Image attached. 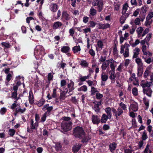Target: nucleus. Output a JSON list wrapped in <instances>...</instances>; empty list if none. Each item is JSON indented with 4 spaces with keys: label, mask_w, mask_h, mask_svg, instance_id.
Returning a JSON list of instances; mask_svg holds the SVG:
<instances>
[{
    "label": "nucleus",
    "mask_w": 153,
    "mask_h": 153,
    "mask_svg": "<svg viewBox=\"0 0 153 153\" xmlns=\"http://www.w3.org/2000/svg\"><path fill=\"white\" fill-rule=\"evenodd\" d=\"M45 49L43 46L38 45L36 46L34 51V55L36 59H41L45 54Z\"/></svg>",
    "instance_id": "obj_1"
},
{
    "label": "nucleus",
    "mask_w": 153,
    "mask_h": 153,
    "mask_svg": "<svg viewBox=\"0 0 153 153\" xmlns=\"http://www.w3.org/2000/svg\"><path fill=\"white\" fill-rule=\"evenodd\" d=\"M74 134L76 137L81 139L85 136V132L82 127L77 126L74 130Z\"/></svg>",
    "instance_id": "obj_2"
},
{
    "label": "nucleus",
    "mask_w": 153,
    "mask_h": 153,
    "mask_svg": "<svg viewBox=\"0 0 153 153\" xmlns=\"http://www.w3.org/2000/svg\"><path fill=\"white\" fill-rule=\"evenodd\" d=\"M129 45L127 43H126L124 45H122L120 47V52L121 53H123L124 57L126 58L129 56Z\"/></svg>",
    "instance_id": "obj_3"
},
{
    "label": "nucleus",
    "mask_w": 153,
    "mask_h": 153,
    "mask_svg": "<svg viewBox=\"0 0 153 153\" xmlns=\"http://www.w3.org/2000/svg\"><path fill=\"white\" fill-rule=\"evenodd\" d=\"M136 63L137 65V75L140 76L143 72V63L141 58L139 57L136 58L135 60Z\"/></svg>",
    "instance_id": "obj_4"
},
{
    "label": "nucleus",
    "mask_w": 153,
    "mask_h": 153,
    "mask_svg": "<svg viewBox=\"0 0 153 153\" xmlns=\"http://www.w3.org/2000/svg\"><path fill=\"white\" fill-rule=\"evenodd\" d=\"M74 89V82L71 80L70 82L68 84L67 88H65L64 90L68 93V96H71L72 94Z\"/></svg>",
    "instance_id": "obj_5"
},
{
    "label": "nucleus",
    "mask_w": 153,
    "mask_h": 153,
    "mask_svg": "<svg viewBox=\"0 0 153 153\" xmlns=\"http://www.w3.org/2000/svg\"><path fill=\"white\" fill-rule=\"evenodd\" d=\"M72 123L62 122L61 123V131L63 132H65L70 130L72 128Z\"/></svg>",
    "instance_id": "obj_6"
},
{
    "label": "nucleus",
    "mask_w": 153,
    "mask_h": 153,
    "mask_svg": "<svg viewBox=\"0 0 153 153\" xmlns=\"http://www.w3.org/2000/svg\"><path fill=\"white\" fill-rule=\"evenodd\" d=\"M112 111L114 114L115 116L116 117V119L118 120L119 117L121 116L123 113V111L122 109H121L120 108H118L117 110L114 108H112Z\"/></svg>",
    "instance_id": "obj_7"
},
{
    "label": "nucleus",
    "mask_w": 153,
    "mask_h": 153,
    "mask_svg": "<svg viewBox=\"0 0 153 153\" xmlns=\"http://www.w3.org/2000/svg\"><path fill=\"white\" fill-rule=\"evenodd\" d=\"M30 128H27V131L29 133H31L32 131V129H36L38 126V123L35 122L34 123V120L31 119L30 122Z\"/></svg>",
    "instance_id": "obj_8"
},
{
    "label": "nucleus",
    "mask_w": 153,
    "mask_h": 153,
    "mask_svg": "<svg viewBox=\"0 0 153 153\" xmlns=\"http://www.w3.org/2000/svg\"><path fill=\"white\" fill-rule=\"evenodd\" d=\"M128 7V5L126 3L124 4L123 7L122 11V14L126 17H128L130 14V13L128 12L126 13Z\"/></svg>",
    "instance_id": "obj_9"
},
{
    "label": "nucleus",
    "mask_w": 153,
    "mask_h": 153,
    "mask_svg": "<svg viewBox=\"0 0 153 153\" xmlns=\"http://www.w3.org/2000/svg\"><path fill=\"white\" fill-rule=\"evenodd\" d=\"M147 47L146 45H143L141 47V50L142 51L143 54L145 56L148 55L149 56H152V53L149 51H147Z\"/></svg>",
    "instance_id": "obj_10"
},
{
    "label": "nucleus",
    "mask_w": 153,
    "mask_h": 153,
    "mask_svg": "<svg viewBox=\"0 0 153 153\" xmlns=\"http://www.w3.org/2000/svg\"><path fill=\"white\" fill-rule=\"evenodd\" d=\"M91 120L92 123L94 124L98 125L100 122V119L97 115H93Z\"/></svg>",
    "instance_id": "obj_11"
},
{
    "label": "nucleus",
    "mask_w": 153,
    "mask_h": 153,
    "mask_svg": "<svg viewBox=\"0 0 153 153\" xmlns=\"http://www.w3.org/2000/svg\"><path fill=\"white\" fill-rule=\"evenodd\" d=\"M108 60V64L110 65V68L112 71H114L116 65H115L116 62L113 59Z\"/></svg>",
    "instance_id": "obj_12"
},
{
    "label": "nucleus",
    "mask_w": 153,
    "mask_h": 153,
    "mask_svg": "<svg viewBox=\"0 0 153 153\" xmlns=\"http://www.w3.org/2000/svg\"><path fill=\"white\" fill-rule=\"evenodd\" d=\"M130 108L134 111H136L138 110V105L137 102H134L130 105Z\"/></svg>",
    "instance_id": "obj_13"
},
{
    "label": "nucleus",
    "mask_w": 153,
    "mask_h": 153,
    "mask_svg": "<svg viewBox=\"0 0 153 153\" xmlns=\"http://www.w3.org/2000/svg\"><path fill=\"white\" fill-rule=\"evenodd\" d=\"M143 91L144 94H146L149 97H151L152 91L150 88H143Z\"/></svg>",
    "instance_id": "obj_14"
},
{
    "label": "nucleus",
    "mask_w": 153,
    "mask_h": 153,
    "mask_svg": "<svg viewBox=\"0 0 153 153\" xmlns=\"http://www.w3.org/2000/svg\"><path fill=\"white\" fill-rule=\"evenodd\" d=\"M94 109L95 111L97 112L98 113L99 112L100 109L99 107V105L101 104L100 101L99 102L97 101H95L94 102Z\"/></svg>",
    "instance_id": "obj_15"
},
{
    "label": "nucleus",
    "mask_w": 153,
    "mask_h": 153,
    "mask_svg": "<svg viewBox=\"0 0 153 153\" xmlns=\"http://www.w3.org/2000/svg\"><path fill=\"white\" fill-rule=\"evenodd\" d=\"M82 144L80 143H76L72 148L73 152L74 153L77 152L80 149Z\"/></svg>",
    "instance_id": "obj_16"
},
{
    "label": "nucleus",
    "mask_w": 153,
    "mask_h": 153,
    "mask_svg": "<svg viewBox=\"0 0 153 153\" xmlns=\"http://www.w3.org/2000/svg\"><path fill=\"white\" fill-rule=\"evenodd\" d=\"M110 27V25L109 24H102L100 23L99 24V28L102 29H106Z\"/></svg>",
    "instance_id": "obj_17"
},
{
    "label": "nucleus",
    "mask_w": 153,
    "mask_h": 153,
    "mask_svg": "<svg viewBox=\"0 0 153 153\" xmlns=\"http://www.w3.org/2000/svg\"><path fill=\"white\" fill-rule=\"evenodd\" d=\"M140 49L137 47L136 48L133 50L134 54L133 56V58H137L139 54Z\"/></svg>",
    "instance_id": "obj_18"
},
{
    "label": "nucleus",
    "mask_w": 153,
    "mask_h": 153,
    "mask_svg": "<svg viewBox=\"0 0 153 153\" xmlns=\"http://www.w3.org/2000/svg\"><path fill=\"white\" fill-rule=\"evenodd\" d=\"M29 102L31 104H32L33 103L34 97L33 94V93L32 91H30L29 92V95L28 96Z\"/></svg>",
    "instance_id": "obj_19"
},
{
    "label": "nucleus",
    "mask_w": 153,
    "mask_h": 153,
    "mask_svg": "<svg viewBox=\"0 0 153 153\" xmlns=\"http://www.w3.org/2000/svg\"><path fill=\"white\" fill-rule=\"evenodd\" d=\"M143 30V29L141 27H140L137 28L136 32L137 34V37L138 38L141 37Z\"/></svg>",
    "instance_id": "obj_20"
},
{
    "label": "nucleus",
    "mask_w": 153,
    "mask_h": 153,
    "mask_svg": "<svg viewBox=\"0 0 153 153\" xmlns=\"http://www.w3.org/2000/svg\"><path fill=\"white\" fill-rule=\"evenodd\" d=\"M58 9V6L56 4L53 3L51 4L50 9L52 12H56Z\"/></svg>",
    "instance_id": "obj_21"
},
{
    "label": "nucleus",
    "mask_w": 153,
    "mask_h": 153,
    "mask_svg": "<svg viewBox=\"0 0 153 153\" xmlns=\"http://www.w3.org/2000/svg\"><path fill=\"white\" fill-rule=\"evenodd\" d=\"M62 25V24L61 22L59 21L53 23L52 26V27L53 29H56Z\"/></svg>",
    "instance_id": "obj_22"
},
{
    "label": "nucleus",
    "mask_w": 153,
    "mask_h": 153,
    "mask_svg": "<svg viewBox=\"0 0 153 153\" xmlns=\"http://www.w3.org/2000/svg\"><path fill=\"white\" fill-rule=\"evenodd\" d=\"M108 119H110L108 116H107L105 114H103L101 117L100 121L102 123H105Z\"/></svg>",
    "instance_id": "obj_23"
},
{
    "label": "nucleus",
    "mask_w": 153,
    "mask_h": 153,
    "mask_svg": "<svg viewBox=\"0 0 153 153\" xmlns=\"http://www.w3.org/2000/svg\"><path fill=\"white\" fill-rule=\"evenodd\" d=\"M142 58L146 63L148 64H150L152 61H153V58H151L150 57L147 58L145 56H142Z\"/></svg>",
    "instance_id": "obj_24"
},
{
    "label": "nucleus",
    "mask_w": 153,
    "mask_h": 153,
    "mask_svg": "<svg viewBox=\"0 0 153 153\" xmlns=\"http://www.w3.org/2000/svg\"><path fill=\"white\" fill-rule=\"evenodd\" d=\"M108 65V60H107L102 63L101 66V68L102 70L104 71H105Z\"/></svg>",
    "instance_id": "obj_25"
},
{
    "label": "nucleus",
    "mask_w": 153,
    "mask_h": 153,
    "mask_svg": "<svg viewBox=\"0 0 153 153\" xmlns=\"http://www.w3.org/2000/svg\"><path fill=\"white\" fill-rule=\"evenodd\" d=\"M97 11L96 10L94 9L93 7H91L90 10H89V13L90 15H89V16H94L95 15L97 14Z\"/></svg>",
    "instance_id": "obj_26"
},
{
    "label": "nucleus",
    "mask_w": 153,
    "mask_h": 153,
    "mask_svg": "<svg viewBox=\"0 0 153 153\" xmlns=\"http://www.w3.org/2000/svg\"><path fill=\"white\" fill-rule=\"evenodd\" d=\"M70 50L69 47L67 46H63L61 49V51L64 53H68Z\"/></svg>",
    "instance_id": "obj_27"
},
{
    "label": "nucleus",
    "mask_w": 153,
    "mask_h": 153,
    "mask_svg": "<svg viewBox=\"0 0 153 153\" xmlns=\"http://www.w3.org/2000/svg\"><path fill=\"white\" fill-rule=\"evenodd\" d=\"M68 94L64 90L60 94L59 98L60 100H64L66 98V94Z\"/></svg>",
    "instance_id": "obj_28"
},
{
    "label": "nucleus",
    "mask_w": 153,
    "mask_h": 153,
    "mask_svg": "<svg viewBox=\"0 0 153 153\" xmlns=\"http://www.w3.org/2000/svg\"><path fill=\"white\" fill-rule=\"evenodd\" d=\"M62 16L66 20H69L71 18L69 15L65 12L62 13Z\"/></svg>",
    "instance_id": "obj_29"
},
{
    "label": "nucleus",
    "mask_w": 153,
    "mask_h": 153,
    "mask_svg": "<svg viewBox=\"0 0 153 153\" xmlns=\"http://www.w3.org/2000/svg\"><path fill=\"white\" fill-rule=\"evenodd\" d=\"M105 111L107 114V115L108 116L110 119H111L112 117L111 108L109 107L106 108L105 109Z\"/></svg>",
    "instance_id": "obj_30"
},
{
    "label": "nucleus",
    "mask_w": 153,
    "mask_h": 153,
    "mask_svg": "<svg viewBox=\"0 0 153 153\" xmlns=\"http://www.w3.org/2000/svg\"><path fill=\"white\" fill-rule=\"evenodd\" d=\"M101 79L102 81L106 82L108 79V76L105 72H103L101 75Z\"/></svg>",
    "instance_id": "obj_31"
},
{
    "label": "nucleus",
    "mask_w": 153,
    "mask_h": 153,
    "mask_svg": "<svg viewBox=\"0 0 153 153\" xmlns=\"http://www.w3.org/2000/svg\"><path fill=\"white\" fill-rule=\"evenodd\" d=\"M117 144L115 143L110 144L109 146V149L111 152L115 150L116 148Z\"/></svg>",
    "instance_id": "obj_32"
},
{
    "label": "nucleus",
    "mask_w": 153,
    "mask_h": 153,
    "mask_svg": "<svg viewBox=\"0 0 153 153\" xmlns=\"http://www.w3.org/2000/svg\"><path fill=\"white\" fill-rule=\"evenodd\" d=\"M81 50L80 47L79 45L75 46L72 48V51L74 53H77Z\"/></svg>",
    "instance_id": "obj_33"
},
{
    "label": "nucleus",
    "mask_w": 153,
    "mask_h": 153,
    "mask_svg": "<svg viewBox=\"0 0 153 153\" xmlns=\"http://www.w3.org/2000/svg\"><path fill=\"white\" fill-rule=\"evenodd\" d=\"M151 84V82H146L145 83L142 82L141 84V85L143 87V88H146V87H147V88H149Z\"/></svg>",
    "instance_id": "obj_34"
},
{
    "label": "nucleus",
    "mask_w": 153,
    "mask_h": 153,
    "mask_svg": "<svg viewBox=\"0 0 153 153\" xmlns=\"http://www.w3.org/2000/svg\"><path fill=\"white\" fill-rule=\"evenodd\" d=\"M63 121L62 122H65L66 123H72V122L70 121L71 118L70 117H64L62 118Z\"/></svg>",
    "instance_id": "obj_35"
},
{
    "label": "nucleus",
    "mask_w": 153,
    "mask_h": 153,
    "mask_svg": "<svg viewBox=\"0 0 153 153\" xmlns=\"http://www.w3.org/2000/svg\"><path fill=\"white\" fill-rule=\"evenodd\" d=\"M90 76V74H89L87 76H80L79 80L82 82H84L86 80V79H88Z\"/></svg>",
    "instance_id": "obj_36"
},
{
    "label": "nucleus",
    "mask_w": 153,
    "mask_h": 153,
    "mask_svg": "<svg viewBox=\"0 0 153 153\" xmlns=\"http://www.w3.org/2000/svg\"><path fill=\"white\" fill-rule=\"evenodd\" d=\"M80 64L83 68L87 67L88 66V62L84 60H82L81 61Z\"/></svg>",
    "instance_id": "obj_37"
},
{
    "label": "nucleus",
    "mask_w": 153,
    "mask_h": 153,
    "mask_svg": "<svg viewBox=\"0 0 153 153\" xmlns=\"http://www.w3.org/2000/svg\"><path fill=\"white\" fill-rule=\"evenodd\" d=\"M119 108H120L121 109H122L123 110H126L127 109L126 105L123 103V102H120L119 104Z\"/></svg>",
    "instance_id": "obj_38"
},
{
    "label": "nucleus",
    "mask_w": 153,
    "mask_h": 153,
    "mask_svg": "<svg viewBox=\"0 0 153 153\" xmlns=\"http://www.w3.org/2000/svg\"><path fill=\"white\" fill-rule=\"evenodd\" d=\"M25 108H23L22 109L20 107H17L16 109V112L17 113H23L25 112L26 110Z\"/></svg>",
    "instance_id": "obj_39"
},
{
    "label": "nucleus",
    "mask_w": 153,
    "mask_h": 153,
    "mask_svg": "<svg viewBox=\"0 0 153 153\" xmlns=\"http://www.w3.org/2000/svg\"><path fill=\"white\" fill-rule=\"evenodd\" d=\"M143 101L144 104L146 106V109H148L149 106V100L147 99L146 97H144L143 98Z\"/></svg>",
    "instance_id": "obj_40"
},
{
    "label": "nucleus",
    "mask_w": 153,
    "mask_h": 153,
    "mask_svg": "<svg viewBox=\"0 0 153 153\" xmlns=\"http://www.w3.org/2000/svg\"><path fill=\"white\" fill-rule=\"evenodd\" d=\"M87 90V87L85 85H83L78 89V91H83L84 92H86Z\"/></svg>",
    "instance_id": "obj_41"
},
{
    "label": "nucleus",
    "mask_w": 153,
    "mask_h": 153,
    "mask_svg": "<svg viewBox=\"0 0 153 153\" xmlns=\"http://www.w3.org/2000/svg\"><path fill=\"white\" fill-rule=\"evenodd\" d=\"M132 92L134 96H137L138 93V90L137 88L136 87L133 88L132 90Z\"/></svg>",
    "instance_id": "obj_42"
},
{
    "label": "nucleus",
    "mask_w": 153,
    "mask_h": 153,
    "mask_svg": "<svg viewBox=\"0 0 153 153\" xmlns=\"http://www.w3.org/2000/svg\"><path fill=\"white\" fill-rule=\"evenodd\" d=\"M17 92L14 91L12 93L11 97L14 99L16 100V101H17L19 99V97H17Z\"/></svg>",
    "instance_id": "obj_43"
},
{
    "label": "nucleus",
    "mask_w": 153,
    "mask_h": 153,
    "mask_svg": "<svg viewBox=\"0 0 153 153\" xmlns=\"http://www.w3.org/2000/svg\"><path fill=\"white\" fill-rule=\"evenodd\" d=\"M45 102V100L43 99H42L40 100L37 103V105L40 107L42 106Z\"/></svg>",
    "instance_id": "obj_44"
},
{
    "label": "nucleus",
    "mask_w": 153,
    "mask_h": 153,
    "mask_svg": "<svg viewBox=\"0 0 153 153\" xmlns=\"http://www.w3.org/2000/svg\"><path fill=\"white\" fill-rule=\"evenodd\" d=\"M135 74L134 73H133L131 74L130 76V77L129 79V80L131 82L133 81L136 79V77Z\"/></svg>",
    "instance_id": "obj_45"
},
{
    "label": "nucleus",
    "mask_w": 153,
    "mask_h": 153,
    "mask_svg": "<svg viewBox=\"0 0 153 153\" xmlns=\"http://www.w3.org/2000/svg\"><path fill=\"white\" fill-rule=\"evenodd\" d=\"M103 2H102L97 5L98 6L97 9L98 12H100L102 10L103 8Z\"/></svg>",
    "instance_id": "obj_46"
},
{
    "label": "nucleus",
    "mask_w": 153,
    "mask_h": 153,
    "mask_svg": "<svg viewBox=\"0 0 153 153\" xmlns=\"http://www.w3.org/2000/svg\"><path fill=\"white\" fill-rule=\"evenodd\" d=\"M148 138L147 133L145 131H144L142 135L141 138L143 140H145Z\"/></svg>",
    "instance_id": "obj_47"
},
{
    "label": "nucleus",
    "mask_w": 153,
    "mask_h": 153,
    "mask_svg": "<svg viewBox=\"0 0 153 153\" xmlns=\"http://www.w3.org/2000/svg\"><path fill=\"white\" fill-rule=\"evenodd\" d=\"M54 73L53 72H51L48 74V81H50L53 80V75Z\"/></svg>",
    "instance_id": "obj_48"
},
{
    "label": "nucleus",
    "mask_w": 153,
    "mask_h": 153,
    "mask_svg": "<svg viewBox=\"0 0 153 153\" xmlns=\"http://www.w3.org/2000/svg\"><path fill=\"white\" fill-rule=\"evenodd\" d=\"M82 138L83 139L82 140V142L84 143L87 142L88 140L91 139V138L88 136H86L85 135V136L83 138Z\"/></svg>",
    "instance_id": "obj_49"
},
{
    "label": "nucleus",
    "mask_w": 153,
    "mask_h": 153,
    "mask_svg": "<svg viewBox=\"0 0 153 153\" xmlns=\"http://www.w3.org/2000/svg\"><path fill=\"white\" fill-rule=\"evenodd\" d=\"M153 17V12H150L146 18V20L149 21Z\"/></svg>",
    "instance_id": "obj_50"
},
{
    "label": "nucleus",
    "mask_w": 153,
    "mask_h": 153,
    "mask_svg": "<svg viewBox=\"0 0 153 153\" xmlns=\"http://www.w3.org/2000/svg\"><path fill=\"white\" fill-rule=\"evenodd\" d=\"M112 71L110 75L109 76V78L111 80H114L116 76L114 71Z\"/></svg>",
    "instance_id": "obj_51"
},
{
    "label": "nucleus",
    "mask_w": 153,
    "mask_h": 153,
    "mask_svg": "<svg viewBox=\"0 0 153 153\" xmlns=\"http://www.w3.org/2000/svg\"><path fill=\"white\" fill-rule=\"evenodd\" d=\"M149 146L147 145L144 151V153H151L152 151L149 149Z\"/></svg>",
    "instance_id": "obj_52"
},
{
    "label": "nucleus",
    "mask_w": 153,
    "mask_h": 153,
    "mask_svg": "<svg viewBox=\"0 0 153 153\" xmlns=\"http://www.w3.org/2000/svg\"><path fill=\"white\" fill-rule=\"evenodd\" d=\"M102 1H100V0H93L92 4L94 6H97Z\"/></svg>",
    "instance_id": "obj_53"
},
{
    "label": "nucleus",
    "mask_w": 153,
    "mask_h": 153,
    "mask_svg": "<svg viewBox=\"0 0 153 153\" xmlns=\"http://www.w3.org/2000/svg\"><path fill=\"white\" fill-rule=\"evenodd\" d=\"M97 45L99 48L102 49L103 47V43L101 40H99L97 42Z\"/></svg>",
    "instance_id": "obj_54"
},
{
    "label": "nucleus",
    "mask_w": 153,
    "mask_h": 153,
    "mask_svg": "<svg viewBox=\"0 0 153 153\" xmlns=\"http://www.w3.org/2000/svg\"><path fill=\"white\" fill-rule=\"evenodd\" d=\"M47 112H45L42 116L41 119V122H45L46 119V115H47Z\"/></svg>",
    "instance_id": "obj_55"
},
{
    "label": "nucleus",
    "mask_w": 153,
    "mask_h": 153,
    "mask_svg": "<svg viewBox=\"0 0 153 153\" xmlns=\"http://www.w3.org/2000/svg\"><path fill=\"white\" fill-rule=\"evenodd\" d=\"M128 17H125V16L122 15V16L121 17L120 19V23L123 24L125 22V20Z\"/></svg>",
    "instance_id": "obj_56"
},
{
    "label": "nucleus",
    "mask_w": 153,
    "mask_h": 153,
    "mask_svg": "<svg viewBox=\"0 0 153 153\" xmlns=\"http://www.w3.org/2000/svg\"><path fill=\"white\" fill-rule=\"evenodd\" d=\"M75 29L74 28H72L69 29V33L70 34V35L72 36H73L74 35V34L75 31Z\"/></svg>",
    "instance_id": "obj_57"
},
{
    "label": "nucleus",
    "mask_w": 153,
    "mask_h": 153,
    "mask_svg": "<svg viewBox=\"0 0 153 153\" xmlns=\"http://www.w3.org/2000/svg\"><path fill=\"white\" fill-rule=\"evenodd\" d=\"M61 145L59 143H57L56 144L55 148L56 150L59 151L61 149Z\"/></svg>",
    "instance_id": "obj_58"
},
{
    "label": "nucleus",
    "mask_w": 153,
    "mask_h": 153,
    "mask_svg": "<svg viewBox=\"0 0 153 153\" xmlns=\"http://www.w3.org/2000/svg\"><path fill=\"white\" fill-rule=\"evenodd\" d=\"M1 44L4 47L6 48H9L10 47V44L8 43L2 42Z\"/></svg>",
    "instance_id": "obj_59"
},
{
    "label": "nucleus",
    "mask_w": 153,
    "mask_h": 153,
    "mask_svg": "<svg viewBox=\"0 0 153 153\" xmlns=\"http://www.w3.org/2000/svg\"><path fill=\"white\" fill-rule=\"evenodd\" d=\"M52 96L53 98H56L57 96L56 94V89L54 88L53 89V92L52 94Z\"/></svg>",
    "instance_id": "obj_60"
},
{
    "label": "nucleus",
    "mask_w": 153,
    "mask_h": 153,
    "mask_svg": "<svg viewBox=\"0 0 153 153\" xmlns=\"http://www.w3.org/2000/svg\"><path fill=\"white\" fill-rule=\"evenodd\" d=\"M118 51L116 47H114L113 48V53L115 56H117L118 55Z\"/></svg>",
    "instance_id": "obj_61"
},
{
    "label": "nucleus",
    "mask_w": 153,
    "mask_h": 153,
    "mask_svg": "<svg viewBox=\"0 0 153 153\" xmlns=\"http://www.w3.org/2000/svg\"><path fill=\"white\" fill-rule=\"evenodd\" d=\"M91 94L93 95L96 92H98V91H97L96 88L94 87H92L91 88Z\"/></svg>",
    "instance_id": "obj_62"
},
{
    "label": "nucleus",
    "mask_w": 153,
    "mask_h": 153,
    "mask_svg": "<svg viewBox=\"0 0 153 153\" xmlns=\"http://www.w3.org/2000/svg\"><path fill=\"white\" fill-rule=\"evenodd\" d=\"M9 134L10 136H13L14 134L15 131L13 129H10L9 131Z\"/></svg>",
    "instance_id": "obj_63"
},
{
    "label": "nucleus",
    "mask_w": 153,
    "mask_h": 153,
    "mask_svg": "<svg viewBox=\"0 0 153 153\" xmlns=\"http://www.w3.org/2000/svg\"><path fill=\"white\" fill-rule=\"evenodd\" d=\"M152 36V34L150 33L148 34L146 38L144 39L148 42L150 40Z\"/></svg>",
    "instance_id": "obj_64"
}]
</instances>
